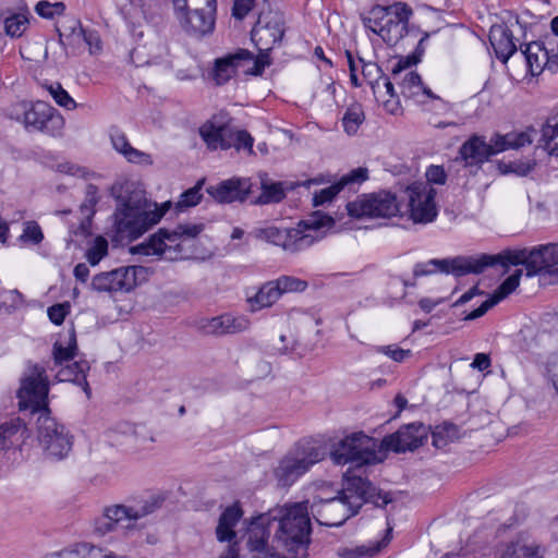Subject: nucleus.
Masks as SVG:
<instances>
[{
    "instance_id": "f257e3e1",
    "label": "nucleus",
    "mask_w": 558,
    "mask_h": 558,
    "mask_svg": "<svg viewBox=\"0 0 558 558\" xmlns=\"http://www.w3.org/2000/svg\"><path fill=\"white\" fill-rule=\"evenodd\" d=\"M45 368L40 365L28 367L17 391L21 410L29 409L38 414L37 438L45 456L54 461L68 457L72 449V436L64 425L51 417L48 409V380Z\"/></svg>"
},
{
    "instance_id": "f03ea898",
    "label": "nucleus",
    "mask_w": 558,
    "mask_h": 558,
    "mask_svg": "<svg viewBox=\"0 0 558 558\" xmlns=\"http://www.w3.org/2000/svg\"><path fill=\"white\" fill-rule=\"evenodd\" d=\"M111 195L117 201L113 214L112 240L131 242L158 223L165 215L168 203L159 208L147 201L145 191L134 181L124 180L111 186Z\"/></svg>"
},
{
    "instance_id": "7ed1b4c3",
    "label": "nucleus",
    "mask_w": 558,
    "mask_h": 558,
    "mask_svg": "<svg viewBox=\"0 0 558 558\" xmlns=\"http://www.w3.org/2000/svg\"><path fill=\"white\" fill-rule=\"evenodd\" d=\"M376 487L361 476L348 480L347 487L339 496H327L323 490L314 498L311 513L315 520L326 526H340L351 515L357 513L364 501L373 500Z\"/></svg>"
},
{
    "instance_id": "20e7f679",
    "label": "nucleus",
    "mask_w": 558,
    "mask_h": 558,
    "mask_svg": "<svg viewBox=\"0 0 558 558\" xmlns=\"http://www.w3.org/2000/svg\"><path fill=\"white\" fill-rule=\"evenodd\" d=\"M335 221L323 211H315L306 219L300 221L296 228H280L275 225H265L255 228L251 234L260 241L282 247L284 251L295 253L312 246L325 236L324 228H332Z\"/></svg>"
},
{
    "instance_id": "39448f33",
    "label": "nucleus",
    "mask_w": 558,
    "mask_h": 558,
    "mask_svg": "<svg viewBox=\"0 0 558 558\" xmlns=\"http://www.w3.org/2000/svg\"><path fill=\"white\" fill-rule=\"evenodd\" d=\"M202 223H182L173 230L160 229L147 243L138 246L144 255H158L167 260H180L196 257L198 235L203 232Z\"/></svg>"
},
{
    "instance_id": "423d86ee",
    "label": "nucleus",
    "mask_w": 558,
    "mask_h": 558,
    "mask_svg": "<svg viewBox=\"0 0 558 558\" xmlns=\"http://www.w3.org/2000/svg\"><path fill=\"white\" fill-rule=\"evenodd\" d=\"M272 520L279 521L276 538L287 550L298 553L306 548L312 531L308 501L284 505L259 515L260 523Z\"/></svg>"
},
{
    "instance_id": "0eeeda50",
    "label": "nucleus",
    "mask_w": 558,
    "mask_h": 558,
    "mask_svg": "<svg viewBox=\"0 0 558 558\" xmlns=\"http://www.w3.org/2000/svg\"><path fill=\"white\" fill-rule=\"evenodd\" d=\"M486 268L489 266L501 265H523L526 269V276L551 275L558 270V245L548 243L535 246L531 250H506L496 255L486 254Z\"/></svg>"
},
{
    "instance_id": "6e6552de",
    "label": "nucleus",
    "mask_w": 558,
    "mask_h": 558,
    "mask_svg": "<svg viewBox=\"0 0 558 558\" xmlns=\"http://www.w3.org/2000/svg\"><path fill=\"white\" fill-rule=\"evenodd\" d=\"M329 457L337 465L376 464L383 461L384 452L376 439L359 432L335 441L329 448Z\"/></svg>"
},
{
    "instance_id": "1a4fd4ad",
    "label": "nucleus",
    "mask_w": 558,
    "mask_h": 558,
    "mask_svg": "<svg viewBox=\"0 0 558 558\" xmlns=\"http://www.w3.org/2000/svg\"><path fill=\"white\" fill-rule=\"evenodd\" d=\"M411 13V9L401 2L389 7L376 5L363 17V24L389 46H393L407 34Z\"/></svg>"
},
{
    "instance_id": "9d476101",
    "label": "nucleus",
    "mask_w": 558,
    "mask_h": 558,
    "mask_svg": "<svg viewBox=\"0 0 558 558\" xmlns=\"http://www.w3.org/2000/svg\"><path fill=\"white\" fill-rule=\"evenodd\" d=\"M161 507V499L157 496H149L134 505H112L106 507L100 517L95 520V532L105 535L117 527L133 530L136 522Z\"/></svg>"
},
{
    "instance_id": "9b49d317",
    "label": "nucleus",
    "mask_w": 558,
    "mask_h": 558,
    "mask_svg": "<svg viewBox=\"0 0 558 558\" xmlns=\"http://www.w3.org/2000/svg\"><path fill=\"white\" fill-rule=\"evenodd\" d=\"M326 454V449L322 446L310 442L298 444L279 460L274 470V475L280 486H291L314 464L324 460Z\"/></svg>"
},
{
    "instance_id": "f8f14e48",
    "label": "nucleus",
    "mask_w": 558,
    "mask_h": 558,
    "mask_svg": "<svg viewBox=\"0 0 558 558\" xmlns=\"http://www.w3.org/2000/svg\"><path fill=\"white\" fill-rule=\"evenodd\" d=\"M173 13L180 26L192 36H205L214 31L216 0H172Z\"/></svg>"
},
{
    "instance_id": "ddd939ff",
    "label": "nucleus",
    "mask_w": 558,
    "mask_h": 558,
    "mask_svg": "<svg viewBox=\"0 0 558 558\" xmlns=\"http://www.w3.org/2000/svg\"><path fill=\"white\" fill-rule=\"evenodd\" d=\"M76 351L75 331L71 328L63 338H60L53 344L54 364L60 366L57 378L59 381H71L82 386L87 396H89V386L86 381V373L89 369L88 362L81 360L70 363L74 359Z\"/></svg>"
},
{
    "instance_id": "4468645a",
    "label": "nucleus",
    "mask_w": 558,
    "mask_h": 558,
    "mask_svg": "<svg viewBox=\"0 0 558 558\" xmlns=\"http://www.w3.org/2000/svg\"><path fill=\"white\" fill-rule=\"evenodd\" d=\"M148 268L140 265L121 266L92 278L90 289L97 293L125 294L148 280Z\"/></svg>"
},
{
    "instance_id": "2eb2a0df",
    "label": "nucleus",
    "mask_w": 558,
    "mask_h": 558,
    "mask_svg": "<svg viewBox=\"0 0 558 558\" xmlns=\"http://www.w3.org/2000/svg\"><path fill=\"white\" fill-rule=\"evenodd\" d=\"M20 106L23 109V123L26 130L51 137L62 136L65 120L56 108L45 101L21 102Z\"/></svg>"
},
{
    "instance_id": "dca6fc26",
    "label": "nucleus",
    "mask_w": 558,
    "mask_h": 558,
    "mask_svg": "<svg viewBox=\"0 0 558 558\" xmlns=\"http://www.w3.org/2000/svg\"><path fill=\"white\" fill-rule=\"evenodd\" d=\"M119 10L133 36L142 38L144 32L141 19L155 26L161 24L167 13V3L160 0H129Z\"/></svg>"
},
{
    "instance_id": "f3484780",
    "label": "nucleus",
    "mask_w": 558,
    "mask_h": 558,
    "mask_svg": "<svg viewBox=\"0 0 558 558\" xmlns=\"http://www.w3.org/2000/svg\"><path fill=\"white\" fill-rule=\"evenodd\" d=\"M347 210L356 219L390 218L398 214L399 206L393 194L380 191L357 196L347 204Z\"/></svg>"
},
{
    "instance_id": "a211bd4d",
    "label": "nucleus",
    "mask_w": 558,
    "mask_h": 558,
    "mask_svg": "<svg viewBox=\"0 0 558 558\" xmlns=\"http://www.w3.org/2000/svg\"><path fill=\"white\" fill-rule=\"evenodd\" d=\"M486 254L478 257L457 256L453 258L429 259L425 263H418L414 266L413 274L415 277L427 276L437 271L452 274L461 277L468 274H481L486 269Z\"/></svg>"
},
{
    "instance_id": "6ab92c4d",
    "label": "nucleus",
    "mask_w": 558,
    "mask_h": 558,
    "mask_svg": "<svg viewBox=\"0 0 558 558\" xmlns=\"http://www.w3.org/2000/svg\"><path fill=\"white\" fill-rule=\"evenodd\" d=\"M409 218L414 223L433 222L438 209L435 203L436 190L423 182H415L407 189Z\"/></svg>"
},
{
    "instance_id": "aec40b11",
    "label": "nucleus",
    "mask_w": 558,
    "mask_h": 558,
    "mask_svg": "<svg viewBox=\"0 0 558 558\" xmlns=\"http://www.w3.org/2000/svg\"><path fill=\"white\" fill-rule=\"evenodd\" d=\"M362 75L371 85L373 94L378 102H381L387 112L396 114L400 110L399 97L395 92L393 83L381 73V69L373 62H365L362 58Z\"/></svg>"
},
{
    "instance_id": "412c9836",
    "label": "nucleus",
    "mask_w": 558,
    "mask_h": 558,
    "mask_svg": "<svg viewBox=\"0 0 558 558\" xmlns=\"http://www.w3.org/2000/svg\"><path fill=\"white\" fill-rule=\"evenodd\" d=\"M234 125L229 113L220 111L199 128V135L210 150H227L232 147Z\"/></svg>"
},
{
    "instance_id": "4be33fe9",
    "label": "nucleus",
    "mask_w": 558,
    "mask_h": 558,
    "mask_svg": "<svg viewBox=\"0 0 558 558\" xmlns=\"http://www.w3.org/2000/svg\"><path fill=\"white\" fill-rule=\"evenodd\" d=\"M283 33L282 19L276 13H268L258 17L251 36L258 50L264 52L271 50L276 44L280 43Z\"/></svg>"
},
{
    "instance_id": "5701e85b",
    "label": "nucleus",
    "mask_w": 558,
    "mask_h": 558,
    "mask_svg": "<svg viewBox=\"0 0 558 558\" xmlns=\"http://www.w3.org/2000/svg\"><path fill=\"white\" fill-rule=\"evenodd\" d=\"M427 436L428 427L415 422L400 427L396 433L385 437L383 442L396 452L412 451L422 446Z\"/></svg>"
},
{
    "instance_id": "b1692460",
    "label": "nucleus",
    "mask_w": 558,
    "mask_h": 558,
    "mask_svg": "<svg viewBox=\"0 0 558 558\" xmlns=\"http://www.w3.org/2000/svg\"><path fill=\"white\" fill-rule=\"evenodd\" d=\"M392 80L399 85L401 94L405 98L424 104L426 99L440 100L428 87H426L421 76L414 71L403 73V68L398 64L392 71Z\"/></svg>"
},
{
    "instance_id": "393cba45",
    "label": "nucleus",
    "mask_w": 558,
    "mask_h": 558,
    "mask_svg": "<svg viewBox=\"0 0 558 558\" xmlns=\"http://www.w3.org/2000/svg\"><path fill=\"white\" fill-rule=\"evenodd\" d=\"M197 327L206 335H233L247 330L250 327V320L244 316L222 314L215 317L201 318L197 322Z\"/></svg>"
},
{
    "instance_id": "a878e982",
    "label": "nucleus",
    "mask_w": 558,
    "mask_h": 558,
    "mask_svg": "<svg viewBox=\"0 0 558 558\" xmlns=\"http://www.w3.org/2000/svg\"><path fill=\"white\" fill-rule=\"evenodd\" d=\"M206 191L220 204L244 202L251 192V182L244 178H231L208 186Z\"/></svg>"
},
{
    "instance_id": "bb28decb",
    "label": "nucleus",
    "mask_w": 558,
    "mask_h": 558,
    "mask_svg": "<svg viewBox=\"0 0 558 558\" xmlns=\"http://www.w3.org/2000/svg\"><path fill=\"white\" fill-rule=\"evenodd\" d=\"M245 61H253L254 74H259L265 66L262 60H254L253 54L247 50H240L234 54L216 60L214 80L218 85L227 83L236 72L238 68Z\"/></svg>"
},
{
    "instance_id": "cd10ccee",
    "label": "nucleus",
    "mask_w": 558,
    "mask_h": 558,
    "mask_svg": "<svg viewBox=\"0 0 558 558\" xmlns=\"http://www.w3.org/2000/svg\"><path fill=\"white\" fill-rule=\"evenodd\" d=\"M530 73L534 75L541 74L546 68L555 73L558 65V54H549L548 49L541 41H533L525 45L521 50Z\"/></svg>"
},
{
    "instance_id": "c85d7f7f",
    "label": "nucleus",
    "mask_w": 558,
    "mask_h": 558,
    "mask_svg": "<svg viewBox=\"0 0 558 558\" xmlns=\"http://www.w3.org/2000/svg\"><path fill=\"white\" fill-rule=\"evenodd\" d=\"M541 547L527 536L520 535L515 539L498 546L495 558H542Z\"/></svg>"
},
{
    "instance_id": "c756f323",
    "label": "nucleus",
    "mask_w": 558,
    "mask_h": 558,
    "mask_svg": "<svg viewBox=\"0 0 558 558\" xmlns=\"http://www.w3.org/2000/svg\"><path fill=\"white\" fill-rule=\"evenodd\" d=\"M522 276V270L517 269L511 276H509L495 291V293L484 301L481 306L469 313L465 317L466 320H473L482 317L486 312L499 303L501 300L507 298L510 293H512L520 283V278Z\"/></svg>"
},
{
    "instance_id": "7c9ffc66",
    "label": "nucleus",
    "mask_w": 558,
    "mask_h": 558,
    "mask_svg": "<svg viewBox=\"0 0 558 558\" xmlns=\"http://www.w3.org/2000/svg\"><path fill=\"white\" fill-rule=\"evenodd\" d=\"M487 142L483 136L473 135L459 149L461 160L466 167H481L490 157Z\"/></svg>"
},
{
    "instance_id": "2f4dec72",
    "label": "nucleus",
    "mask_w": 558,
    "mask_h": 558,
    "mask_svg": "<svg viewBox=\"0 0 558 558\" xmlns=\"http://www.w3.org/2000/svg\"><path fill=\"white\" fill-rule=\"evenodd\" d=\"M270 522H259V515L251 523L248 531L247 546L252 553V558H267L275 550L268 545L270 532L265 527Z\"/></svg>"
},
{
    "instance_id": "473e14b6",
    "label": "nucleus",
    "mask_w": 558,
    "mask_h": 558,
    "mask_svg": "<svg viewBox=\"0 0 558 558\" xmlns=\"http://www.w3.org/2000/svg\"><path fill=\"white\" fill-rule=\"evenodd\" d=\"M242 515L243 511L239 502H235L227 507L222 511L218 520V525L216 527V536L219 542L232 543L235 539L236 533L234 531V527L239 523Z\"/></svg>"
},
{
    "instance_id": "72a5a7b5",
    "label": "nucleus",
    "mask_w": 558,
    "mask_h": 558,
    "mask_svg": "<svg viewBox=\"0 0 558 558\" xmlns=\"http://www.w3.org/2000/svg\"><path fill=\"white\" fill-rule=\"evenodd\" d=\"M24 428L20 420H11L0 425V454L15 453L23 440Z\"/></svg>"
},
{
    "instance_id": "f704fd0d",
    "label": "nucleus",
    "mask_w": 558,
    "mask_h": 558,
    "mask_svg": "<svg viewBox=\"0 0 558 558\" xmlns=\"http://www.w3.org/2000/svg\"><path fill=\"white\" fill-rule=\"evenodd\" d=\"M490 44L495 50L497 58L506 63L509 58L517 51L512 33L504 27L493 29L489 36Z\"/></svg>"
},
{
    "instance_id": "c9c22d12",
    "label": "nucleus",
    "mask_w": 558,
    "mask_h": 558,
    "mask_svg": "<svg viewBox=\"0 0 558 558\" xmlns=\"http://www.w3.org/2000/svg\"><path fill=\"white\" fill-rule=\"evenodd\" d=\"M391 527H388L386 535L379 541H371L367 544L355 545L352 547L342 548L339 551L341 558H365L374 557L381 548L386 547L391 539Z\"/></svg>"
},
{
    "instance_id": "e433bc0d",
    "label": "nucleus",
    "mask_w": 558,
    "mask_h": 558,
    "mask_svg": "<svg viewBox=\"0 0 558 558\" xmlns=\"http://www.w3.org/2000/svg\"><path fill=\"white\" fill-rule=\"evenodd\" d=\"M282 296L276 280L265 282L257 292L247 299L252 312L272 306Z\"/></svg>"
},
{
    "instance_id": "4c0bfd02",
    "label": "nucleus",
    "mask_w": 558,
    "mask_h": 558,
    "mask_svg": "<svg viewBox=\"0 0 558 558\" xmlns=\"http://www.w3.org/2000/svg\"><path fill=\"white\" fill-rule=\"evenodd\" d=\"M111 143L113 148L123 155L128 161L140 165H151L153 159L150 155L141 151L131 146L126 136L123 133L116 132L111 135Z\"/></svg>"
},
{
    "instance_id": "58836bf2",
    "label": "nucleus",
    "mask_w": 558,
    "mask_h": 558,
    "mask_svg": "<svg viewBox=\"0 0 558 558\" xmlns=\"http://www.w3.org/2000/svg\"><path fill=\"white\" fill-rule=\"evenodd\" d=\"M86 33L87 29L82 27L80 21L69 20L61 26V41L74 51H80L85 47Z\"/></svg>"
},
{
    "instance_id": "ea45409f",
    "label": "nucleus",
    "mask_w": 558,
    "mask_h": 558,
    "mask_svg": "<svg viewBox=\"0 0 558 558\" xmlns=\"http://www.w3.org/2000/svg\"><path fill=\"white\" fill-rule=\"evenodd\" d=\"M365 120V114L361 104H351L342 117V126L348 135L356 134L359 128Z\"/></svg>"
},
{
    "instance_id": "a19ab883",
    "label": "nucleus",
    "mask_w": 558,
    "mask_h": 558,
    "mask_svg": "<svg viewBox=\"0 0 558 558\" xmlns=\"http://www.w3.org/2000/svg\"><path fill=\"white\" fill-rule=\"evenodd\" d=\"M458 435L459 429L454 424L445 423L442 425L436 426L432 433L433 446L438 449H442L452 442L456 438H458Z\"/></svg>"
},
{
    "instance_id": "79ce46f5",
    "label": "nucleus",
    "mask_w": 558,
    "mask_h": 558,
    "mask_svg": "<svg viewBox=\"0 0 558 558\" xmlns=\"http://www.w3.org/2000/svg\"><path fill=\"white\" fill-rule=\"evenodd\" d=\"M558 135V121L556 118H550L547 120L546 124L542 130V147L544 150L548 153V155H556V150L558 149V144L555 142L556 136Z\"/></svg>"
},
{
    "instance_id": "37998d69",
    "label": "nucleus",
    "mask_w": 558,
    "mask_h": 558,
    "mask_svg": "<svg viewBox=\"0 0 558 558\" xmlns=\"http://www.w3.org/2000/svg\"><path fill=\"white\" fill-rule=\"evenodd\" d=\"M45 88L56 101V104L66 110H74L77 107L75 100L58 82L46 84Z\"/></svg>"
},
{
    "instance_id": "c03bdc74",
    "label": "nucleus",
    "mask_w": 558,
    "mask_h": 558,
    "mask_svg": "<svg viewBox=\"0 0 558 558\" xmlns=\"http://www.w3.org/2000/svg\"><path fill=\"white\" fill-rule=\"evenodd\" d=\"M286 193L283 191L282 184L279 182H262V193L257 198L258 204H270L278 203L283 199Z\"/></svg>"
},
{
    "instance_id": "a18cd8bd",
    "label": "nucleus",
    "mask_w": 558,
    "mask_h": 558,
    "mask_svg": "<svg viewBox=\"0 0 558 558\" xmlns=\"http://www.w3.org/2000/svg\"><path fill=\"white\" fill-rule=\"evenodd\" d=\"M44 232L40 226L34 221H25L19 241L23 244L38 245L44 240Z\"/></svg>"
},
{
    "instance_id": "49530a36",
    "label": "nucleus",
    "mask_w": 558,
    "mask_h": 558,
    "mask_svg": "<svg viewBox=\"0 0 558 558\" xmlns=\"http://www.w3.org/2000/svg\"><path fill=\"white\" fill-rule=\"evenodd\" d=\"M28 27V17L23 13H15L4 20L5 34L10 37H21Z\"/></svg>"
},
{
    "instance_id": "de8ad7c7",
    "label": "nucleus",
    "mask_w": 558,
    "mask_h": 558,
    "mask_svg": "<svg viewBox=\"0 0 558 558\" xmlns=\"http://www.w3.org/2000/svg\"><path fill=\"white\" fill-rule=\"evenodd\" d=\"M536 131L534 129H527L522 132H510L507 133L508 147L509 149H519L529 146L533 143Z\"/></svg>"
},
{
    "instance_id": "09e8293b",
    "label": "nucleus",
    "mask_w": 558,
    "mask_h": 558,
    "mask_svg": "<svg viewBox=\"0 0 558 558\" xmlns=\"http://www.w3.org/2000/svg\"><path fill=\"white\" fill-rule=\"evenodd\" d=\"M281 294L291 292H303L307 288L305 280L292 276H280L276 279Z\"/></svg>"
},
{
    "instance_id": "8fccbe9b",
    "label": "nucleus",
    "mask_w": 558,
    "mask_h": 558,
    "mask_svg": "<svg viewBox=\"0 0 558 558\" xmlns=\"http://www.w3.org/2000/svg\"><path fill=\"white\" fill-rule=\"evenodd\" d=\"M93 545L80 544L73 548L64 549L59 553H53L45 558H92Z\"/></svg>"
},
{
    "instance_id": "3c124183",
    "label": "nucleus",
    "mask_w": 558,
    "mask_h": 558,
    "mask_svg": "<svg viewBox=\"0 0 558 558\" xmlns=\"http://www.w3.org/2000/svg\"><path fill=\"white\" fill-rule=\"evenodd\" d=\"M108 253V242L105 238L98 236L87 251V260L93 265H97Z\"/></svg>"
},
{
    "instance_id": "603ef678",
    "label": "nucleus",
    "mask_w": 558,
    "mask_h": 558,
    "mask_svg": "<svg viewBox=\"0 0 558 558\" xmlns=\"http://www.w3.org/2000/svg\"><path fill=\"white\" fill-rule=\"evenodd\" d=\"M375 351L377 353L387 355L395 362H403L405 359L410 357L412 354L411 350L401 349L396 344L379 345V347H376Z\"/></svg>"
},
{
    "instance_id": "864d4df0",
    "label": "nucleus",
    "mask_w": 558,
    "mask_h": 558,
    "mask_svg": "<svg viewBox=\"0 0 558 558\" xmlns=\"http://www.w3.org/2000/svg\"><path fill=\"white\" fill-rule=\"evenodd\" d=\"M368 179V169L364 167H359L347 174L342 175L339 180L342 187L347 185L361 184Z\"/></svg>"
},
{
    "instance_id": "5fc2aeb1",
    "label": "nucleus",
    "mask_w": 558,
    "mask_h": 558,
    "mask_svg": "<svg viewBox=\"0 0 558 558\" xmlns=\"http://www.w3.org/2000/svg\"><path fill=\"white\" fill-rule=\"evenodd\" d=\"M98 189L94 184H88L85 191V199L81 205V210L84 215L90 217L94 215V206L98 203Z\"/></svg>"
},
{
    "instance_id": "6e6d98bb",
    "label": "nucleus",
    "mask_w": 558,
    "mask_h": 558,
    "mask_svg": "<svg viewBox=\"0 0 558 558\" xmlns=\"http://www.w3.org/2000/svg\"><path fill=\"white\" fill-rule=\"evenodd\" d=\"M343 187L341 186L340 182L338 181L337 183L328 186V187H325V189H322L319 192L315 193L314 197H313V204L314 206H322L328 202H331L332 198L342 190Z\"/></svg>"
},
{
    "instance_id": "4d7b16f0",
    "label": "nucleus",
    "mask_w": 558,
    "mask_h": 558,
    "mask_svg": "<svg viewBox=\"0 0 558 558\" xmlns=\"http://www.w3.org/2000/svg\"><path fill=\"white\" fill-rule=\"evenodd\" d=\"M203 182L197 183L194 187L185 191L182 195L180 201L178 202L177 206L182 209L186 207L195 206L199 203L202 198L201 194V185Z\"/></svg>"
},
{
    "instance_id": "13d9d810",
    "label": "nucleus",
    "mask_w": 558,
    "mask_h": 558,
    "mask_svg": "<svg viewBox=\"0 0 558 558\" xmlns=\"http://www.w3.org/2000/svg\"><path fill=\"white\" fill-rule=\"evenodd\" d=\"M254 140L253 137L243 130H238L235 126L232 132V147L236 150L247 149L252 151Z\"/></svg>"
},
{
    "instance_id": "bf43d9fd",
    "label": "nucleus",
    "mask_w": 558,
    "mask_h": 558,
    "mask_svg": "<svg viewBox=\"0 0 558 558\" xmlns=\"http://www.w3.org/2000/svg\"><path fill=\"white\" fill-rule=\"evenodd\" d=\"M38 15L45 19H52L56 14H61L64 10L62 2L50 3L48 1H39L35 8Z\"/></svg>"
},
{
    "instance_id": "052dcab7",
    "label": "nucleus",
    "mask_w": 558,
    "mask_h": 558,
    "mask_svg": "<svg viewBox=\"0 0 558 558\" xmlns=\"http://www.w3.org/2000/svg\"><path fill=\"white\" fill-rule=\"evenodd\" d=\"M7 301V308H3L4 313H11L13 310L19 307L23 303V296L17 290H1L0 302Z\"/></svg>"
},
{
    "instance_id": "680f3d73",
    "label": "nucleus",
    "mask_w": 558,
    "mask_h": 558,
    "mask_svg": "<svg viewBox=\"0 0 558 558\" xmlns=\"http://www.w3.org/2000/svg\"><path fill=\"white\" fill-rule=\"evenodd\" d=\"M70 313V304L59 303L48 308V317L54 325H61L65 316Z\"/></svg>"
},
{
    "instance_id": "e2e57ef3",
    "label": "nucleus",
    "mask_w": 558,
    "mask_h": 558,
    "mask_svg": "<svg viewBox=\"0 0 558 558\" xmlns=\"http://www.w3.org/2000/svg\"><path fill=\"white\" fill-rule=\"evenodd\" d=\"M487 146L489 148L488 150L490 156L509 150L507 135L495 134L494 136H492L489 143H487Z\"/></svg>"
},
{
    "instance_id": "0e129e2a",
    "label": "nucleus",
    "mask_w": 558,
    "mask_h": 558,
    "mask_svg": "<svg viewBox=\"0 0 558 558\" xmlns=\"http://www.w3.org/2000/svg\"><path fill=\"white\" fill-rule=\"evenodd\" d=\"M255 0H234L232 15L238 19H244L254 7Z\"/></svg>"
},
{
    "instance_id": "69168bd1",
    "label": "nucleus",
    "mask_w": 558,
    "mask_h": 558,
    "mask_svg": "<svg viewBox=\"0 0 558 558\" xmlns=\"http://www.w3.org/2000/svg\"><path fill=\"white\" fill-rule=\"evenodd\" d=\"M85 47H88L90 54H96L101 51V40L98 32L94 29H87Z\"/></svg>"
},
{
    "instance_id": "338daca9",
    "label": "nucleus",
    "mask_w": 558,
    "mask_h": 558,
    "mask_svg": "<svg viewBox=\"0 0 558 558\" xmlns=\"http://www.w3.org/2000/svg\"><path fill=\"white\" fill-rule=\"evenodd\" d=\"M427 184H444L446 181V172L440 166H430L426 170Z\"/></svg>"
},
{
    "instance_id": "774afa93",
    "label": "nucleus",
    "mask_w": 558,
    "mask_h": 558,
    "mask_svg": "<svg viewBox=\"0 0 558 558\" xmlns=\"http://www.w3.org/2000/svg\"><path fill=\"white\" fill-rule=\"evenodd\" d=\"M92 558H130L126 555L117 554L111 549L93 546Z\"/></svg>"
}]
</instances>
